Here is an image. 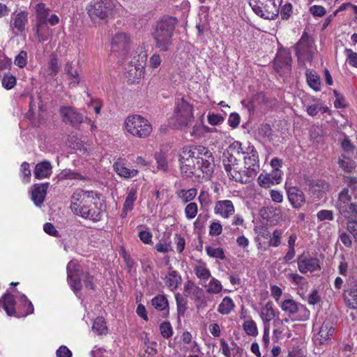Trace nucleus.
<instances>
[{"label":"nucleus","instance_id":"72a5a7b5","mask_svg":"<svg viewBox=\"0 0 357 357\" xmlns=\"http://www.w3.org/2000/svg\"><path fill=\"white\" fill-rule=\"evenodd\" d=\"M220 349L222 351V354L225 357H231L232 352H234L235 350H236V352H238V350L240 349V348L238 347L236 342L231 341V346H229L225 339H221L220 340Z\"/></svg>","mask_w":357,"mask_h":357},{"label":"nucleus","instance_id":"0e129e2a","mask_svg":"<svg viewBox=\"0 0 357 357\" xmlns=\"http://www.w3.org/2000/svg\"><path fill=\"white\" fill-rule=\"evenodd\" d=\"M270 289H271V296L274 298L275 302L279 305V303L281 302L280 300L282 295V289L277 285H272V286H271Z\"/></svg>","mask_w":357,"mask_h":357},{"label":"nucleus","instance_id":"b1692460","mask_svg":"<svg viewBox=\"0 0 357 357\" xmlns=\"http://www.w3.org/2000/svg\"><path fill=\"white\" fill-rule=\"evenodd\" d=\"M137 187L131 186L128 188V194L123 204L122 217L124 218L128 211L133 208L134 202L137 199Z\"/></svg>","mask_w":357,"mask_h":357},{"label":"nucleus","instance_id":"5fc2aeb1","mask_svg":"<svg viewBox=\"0 0 357 357\" xmlns=\"http://www.w3.org/2000/svg\"><path fill=\"white\" fill-rule=\"evenodd\" d=\"M14 63L21 68L25 67L27 64V52L24 50L20 51L15 56Z\"/></svg>","mask_w":357,"mask_h":357},{"label":"nucleus","instance_id":"6e6d98bb","mask_svg":"<svg viewBox=\"0 0 357 357\" xmlns=\"http://www.w3.org/2000/svg\"><path fill=\"white\" fill-rule=\"evenodd\" d=\"M155 160L157 162L158 169H161L162 171H167L168 165L167 161V158L164 153H160L155 155Z\"/></svg>","mask_w":357,"mask_h":357},{"label":"nucleus","instance_id":"9b49d317","mask_svg":"<svg viewBox=\"0 0 357 357\" xmlns=\"http://www.w3.org/2000/svg\"><path fill=\"white\" fill-rule=\"evenodd\" d=\"M295 49L298 60L312 59L315 51L314 44L313 40L307 33H304L302 35Z\"/></svg>","mask_w":357,"mask_h":357},{"label":"nucleus","instance_id":"7ed1b4c3","mask_svg":"<svg viewBox=\"0 0 357 357\" xmlns=\"http://www.w3.org/2000/svg\"><path fill=\"white\" fill-rule=\"evenodd\" d=\"M193 106L183 97L176 98L172 126L181 130L187 129L194 121Z\"/></svg>","mask_w":357,"mask_h":357},{"label":"nucleus","instance_id":"a19ab883","mask_svg":"<svg viewBox=\"0 0 357 357\" xmlns=\"http://www.w3.org/2000/svg\"><path fill=\"white\" fill-rule=\"evenodd\" d=\"M194 271L197 277L202 280H207L211 277V272L205 264L195 266Z\"/></svg>","mask_w":357,"mask_h":357},{"label":"nucleus","instance_id":"f03ea898","mask_svg":"<svg viewBox=\"0 0 357 357\" xmlns=\"http://www.w3.org/2000/svg\"><path fill=\"white\" fill-rule=\"evenodd\" d=\"M70 208L76 215L94 222L100 220L102 213L98 194L92 190H75L71 196Z\"/></svg>","mask_w":357,"mask_h":357},{"label":"nucleus","instance_id":"9d476101","mask_svg":"<svg viewBox=\"0 0 357 357\" xmlns=\"http://www.w3.org/2000/svg\"><path fill=\"white\" fill-rule=\"evenodd\" d=\"M281 310L289 317L297 315L298 321H305L310 318V311L304 305L290 298H286L279 303Z\"/></svg>","mask_w":357,"mask_h":357},{"label":"nucleus","instance_id":"603ef678","mask_svg":"<svg viewBox=\"0 0 357 357\" xmlns=\"http://www.w3.org/2000/svg\"><path fill=\"white\" fill-rule=\"evenodd\" d=\"M282 231L281 229H276L273 231L271 238L268 242L271 247L277 248L281 244V238L282 236Z\"/></svg>","mask_w":357,"mask_h":357},{"label":"nucleus","instance_id":"a878e982","mask_svg":"<svg viewBox=\"0 0 357 357\" xmlns=\"http://www.w3.org/2000/svg\"><path fill=\"white\" fill-rule=\"evenodd\" d=\"M113 167L114 171L119 176L126 178H133L138 174V170L135 169H131L126 167L124 162L121 160H119L115 162Z\"/></svg>","mask_w":357,"mask_h":357},{"label":"nucleus","instance_id":"ea45409f","mask_svg":"<svg viewBox=\"0 0 357 357\" xmlns=\"http://www.w3.org/2000/svg\"><path fill=\"white\" fill-rule=\"evenodd\" d=\"M338 164L343 170L347 172H351L356 166V162L345 155H342L339 158Z\"/></svg>","mask_w":357,"mask_h":357},{"label":"nucleus","instance_id":"ddd939ff","mask_svg":"<svg viewBox=\"0 0 357 357\" xmlns=\"http://www.w3.org/2000/svg\"><path fill=\"white\" fill-rule=\"evenodd\" d=\"M59 112L62 121L74 127L78 128L83 122V115L72 107L63 106L60 108Z\"/></svg>","mask_w":357,"mask_h":357},{"label":"nucleus","instance_id":"c03bdc74","mask_svg":"<svg viewBox=\"0 0 357 357\" xmlns=\"http://www.w3.org/2000/svg\"><path fill=\"white\" fill-rule=\"evenodd\" d=\"M329 189V185L324 181H313L311 183L310 190L313 193L320 194L324 192Z\"/></svg>","mask_w":357,"mask_h":357},{"label":"nucleus","instance_id":"f8f14e48","mask_svg":"<svg viewBox=\"0 0 357 357\" xmlns=\"http://www.w3.org/2000/svg\"><path fill=\"white\" fill-rule=\"evenodd\" d=\"M222 163L225 171L231 179L236 181L240 180L241 175L238 171L237 160L229 151L223 153Z\"/></svg>","mask_w":357,"mask_h":357},{"label":"nucleus","instance_id":"473e14b6","mask_svg":"<svg viewBox=\"0 0 357 357\" xmlns=\"http://www.w3.org/2000/svg\"><path fill=\"white\" fill-rule=\"evenodd\" d=\"M307 82L310 87L315 91H321L320 77L312 70H307L306 71Z\"/></svg>","mask_w":357,"mask_h":357},{"label":"nucleus","instance_id":"e433bc0d","mask_svg":"<svg viewBox=\"0 0 357 357\" xmlns=\"http://www.w3.org/2000/svg\"><path fill=\"white\" fill-rule=\"evenodd\" d=\"M204 287L206 288V291L211 294H218L223 289L221 282L215 278H210L209 282Z\"/></svg>","mask_w":357,"mask_h":357},{"label":"nucleus","instance_id":"6e6552de","mask_svg":"<svg viewBox=\"0 0 357 357\" xmlns=\"http://www.w3.org/2000/svg\"><path fill=\"white\" fill-rule=\"evenodd\" d=\"M130 36L124 31L116 32L111 40V50L115 56L123 60L130 53Z\"/></svg>","mask_w":357,"mask_h":357},{"label":"nucleus","instance_id":"49530a36","mask_svg":"<svg viewBox=\"0 0 357 357\" xmlns=\"http://www.w3.org/2000/svg\"><path fill=\"white\" fill-rule=\"evenodd\" d=\"M259 185L262 188H269L274 185L273 176L271 174H260L257 178Z\"/></svg>","mask_w":357,"mask_h":357},{"label":"nucleus","instance_id":"79ce46f5","mask_svg":"<svg viewBox=\"0 0 357 357\" xmlns=\"http://www.w3.org/2000/svg\"><path fill=\"white\" fill-rule=\"evenodd\" d=\"M92 329L98 335L106 334L107 328L104 319L102 317H97L93 321Z\"/></svg>","mask_w":357,"mask_h":357},{"label":"nucleus","instance_id":"412c9836","mask_svg":"<svg viewBox=\"0 0 357 357\" xmlns=\"http://www.w3.org/2000/svg\"><path fill=\"white\" fill-rule=\"evenodd\" d=\"M343 298L347 307L352 310H357V282L349 284L344 291Z\"/></svg>","mask_w":357,"mask_h":357},{"label":"nucleus","instance_id":"0eeeda50","mask_svg":"<svg viewBox=\"0 0 357 357\" xmlns=\"http://www.w3.org/2000/svg\"><path fill=\"white\" fill-rule=\"evenodd\" d=\"M115 7L112 0H93L87 6V13L92 20H107L112 17Z\"/></svg>","mask_w":357,"mask_h":357},{"label":"nucleus","instance_id":"c756f323","mask_svg":"<svg viewBox=\"0 0 357 357\" xmlns=\"http://www.w3.org/2000/svg\"><path fill=\"white\" fill-rule=\"evenodd\" d=\"M234 307L235 304L232 298L225 296L218 305L217 311L222 315H228L234 310Z\"/></svg>","mask_w":357,"mask_h":357},{"label":"nucleus","instance_id":"2f4dec72","mask_svg":"<svg viewBox=\"0 0 357 357\" xmlns=\"http://www.w3.org/2000/svg\"><path fill=\"white\" fill-rule=\"evenodd\" d=\"M275 316V310L273 307V304L270 302L267 303L261 310L260 317L263 321L264 325H268L271 320L274 319Z\"/></svg>","mask_w":357,"mask_h":357},{"label":"nucleus","instance_id":"423d86ee","mask_svg":"<svg viewBox=\"0 0 357 357\" xmlns=\"http://www.w3.org/2000/svg\"><path fill=\"white\" fill-rule=\"evenodd\" d=\"M256 15L266 20H274L279 14L282 0H248Z\"/></svg>","mask_w":357,"mask_h":357},{"label":"nucleus","instance_id":"de8ad7c7","mask_svg":"<svg viewBox=\"0 0 357 357\" xmlns=\"http://www.w3.org/2000/svg\"><path fill=\"white\" fill-rule=\"evenodd\" d=\"M185 218L188 220H192L196 217L198 213L197 204L195 202H190L186 205L184 210Z\"/></svg>","mask_w":357,"mask_h":357},{"label":"nucleus","instance_id":"69168bd1","mask_svg":"<svg viewBox=\"0 0 357 357\" xmlns=\"http://www.w3.org/2000/svg\"><path fill=\"white\" fill-rule=\"evenodd\" d=\"M222 231V227L220 222H213L209 227V234L212 236H218Z\"/></svg>","mask_w":357,"mask_h":357},{"label":"nucleus","instance_id":"c85d7f7f","mask_svg":"<svg viewBox=\"0 0 357 357\" xmlns=\"http://www.w3.org/2000/svg\"><path fill=\"white\" fill-rule=\"evenodd\" d=\"M60 69L59 61L55 55H51L47 66L42 69V73L45 77H53L56 75Z\"/></svg>","mask_w":357,"mask_h":357},{"label":"nucleus","instance_id":"393cba45","mask_svg":"<svg viewBox=\"0 0 357 357\" xmlns=\"http://www.w3.org/2000/svg\"><path fill=\"white\" fill-rule=\"evenodd\" d=\"M52 172V166L49 161L45 160L38 163L33 171L36 178L43 179L49 177Z\"/></svg>","mask_w":357,"mask_h":357},{"label":"nucleus","instance_id":"39448f33","mask_svg":"<svg viewBox=\"0 0 357 357\" xmlns=\"http://www.w3.org/2000/svg\"><path fill=\"white\" fill-rule=\"evenodd\" d=\"M123 129L125 133L138 138H146L152 132V126L149 120L137 114L127 116Z\"/></svg>","mask_w":357,"mask_h":357},{"label":"nucleus","instance_id":"4d7b16f0","mask_svg":"<svg viewBox=\"0 0 357 357\" xmlns=\"http://www.w3.org/2000/svg\"><path fill=\"white\" fill-rule=\"evenodd\" d=\"M344 53L348 63L353 67L357 68V53L348 48L344 50Z\"/></svg>","mask_w":357,"mask_h":357},{"label":"nucleus","instance_id":"864d4df0","mask_svg":"<svg viewBox=\"0 0 357 357\" xmlns=\"http://www.w3.org/2000/svg\"><path fill=\"white\" fill-rule=\"evenodd\" d=\"M202 290L197 287L193 282L188 281L185 284L184 293L192 298L195 294H197Z\"/></svg>","mask_w":357,"mask_h":357},{"label":"nucleus","instance_id":"4c0bfd02","mask_svg":"<svg viewBox=\"0 0 357 357\" xmlns=\"http://www.w3.org/2000/svg\"><path fill=\"white\" fill-rule=\"evenodd\" d=\"M242 328L245 333L249 336L256 337L258 335L257 324L251 318L244 321Z\"/></svg>","mask_w":357,"mask_h":357},{"label":"nucleus","instance_id":"1a4fd4ad","mask_svg":"<svg viewBox=\"0 0 357 357\" xmlns=\"http://www.w3.org/2000/svg\"><path fill=\"white\" fill-rule=\"evenodd\" d=\"M351 199L347 188L339 193L335 207L344 218L357 217V203L352 202Z\"/></svg>","mask_w":357,"mask_h":357},{"label":"nucleus","instance_id":"20e7f679","mask_svg":"<svg viewBox=\"0 0 357 357\" xmlns=\"http://www.w3.org/2000/svg\"><path fill=\"white\" fill-rule=\"evenodd\" d=\"M176 24V20L173 17L163 19L158 23L153 36L155 45L160 51L166 52L172 45Z\"/></svg>","mask_w":357,"mask_h":357},{"label":"nucleus","instance_id":"f257e3e1","mask_svg":"<svg viewBox=\"0 0 357 357\" xmlns=\"http://www.w3.org/2000/svg\"><path fill=\"white\" fill-rule=\"evenodd\" d=\"M179 161L181 171L187 176L197 174L198 172L209 174L213 169L212 153L203 146L183 148Z\"/></svg>","mask_w":357,"mask_h":357},{"label":"nucleus","instance_id":"4468645a","mask_svg":"<svg viewBox=\"0 0 357 357\" xmlns=\"http://www.w3.org/2000/svg\"><path fill=\"white\" fill-rule=\"evenodd\" d=\"M335 331V324L329 319H326L319 328V332L314 335L316 344H327L331 339Z\"/></svg>","mask_w":357,"mask_h":357},{"label":"nucleus","instance_id":"bb28decb","mask_svg":"<svg viewBox=\"0 0 357 357\" xmlns=\"http://www.w3.org/2000/svg\"><path fill=\"white\" fill-rule=\"evenodd\" d=\"M36 10L37 19L38 20L37 33H38V37L40 38V40H44L45 38H43L42 37L40 38V36L39 34V30H40V28L42 26V25L46 23L47 17L49 15L50 9L46 8L45 5L44 3H40L36 5Z\"/></svg>","mask_w":357,"mask_h":357},{"label":"nucleus","instance_id":"338daca9","mask_svg":"<svg viewBox=\"0 0 357 357\" xmlns=\"http://www.w3.org/2000/svg\"><path fill=\"white\" fill-rule=\"evenodd\" d=\"M229 152L235 153L237 154H245V152L242 146V144L238 141L234 142L229 146Z\"/></svg>","mask_w":357,"mask_h":357},{"label":"nucleus","instance_id":"7c9ffc66","mask_svg":"<svg viewBox=\"0 0 357 357\" xmlns=\"http://www.w3.org/2000/svg\"><path fill=\"white\" fill-rule=\"evenodd\" d=\"M166 286L172 291L176 289L181 282V276L175 271H171L164 278Z\"/></svg>","mask_w":357,"mask_h":357},{"label":"nucleus","instance_id":"dca6fc26","mask_svg":"<svg viewBox=\"0 0 357 357\" xmlns=\"http://www.w3.org/2000/svg\"><path fill=\"white\" fill-rule=\"evenodd\" d=\"M250 153L244 157V168L245 174L249 177L256 176L259 170L257 152L250 147Z\"/></svg>","mask_w":357,"mask_h":357},{"label":"nucleus","instance_id":"f704fd0d","mask_svg":"<svg viewBox=\"0 0 357 357\" xmlns=\"http://www.w3.org/2000/svg\"><path fill=\"white\" fill-rule=\"evenodd\" d=\"M27 23V13L20 12L16 15L13 19L12 26L19 31H22L25 29Z\"/></svg>","mask_w":357,"mask_h":357},{"label":"nucleus","instance_id":"a18cd8bd","mask_svg":"<svg viewBox=\"0 0 357 357\" xmlns=\"http://www.w3.org/2000/svg\"><path fill=\"white\" fill-rule=\"evenodd\" d=\"M206 252L207 255L213 258H216L219 259H225V255L224 253V250L221 248H214L212 246H206Z\"/></svg>","mask_w":357,"mask_h":357},{"label":"nucleus","instance_id":"052dcab7","mask_svg":"<svg viewBox=\"0 0 357 357\" xmlns=\"http://www.w3.org/2000/svg\"><path fill=\"white\" fill-rule=\"evenodd\" d=\"M287 278L290 282H294L298 286L303 287L305 284V278L297 273H289Z\"/></svg>","mask_w":357,"mask_h":357},{"label":"nucleus","instance_id":"aec40b11","mask_svg":"<svg viewBox=\"0 0 357 357\" xmlns=\"http://www.w3.org/2000/svg\"><path fill=\"white\" fill-rule=\"evenodd\" d=\"M50 183H37L32 186L31 200L36 206H40L44 202Z\"/></svg>","mask_w":357,"mask_h":357},{"label":"nucleus","instance_id":"4be33fe9","mask_svg":"<svg viewBox=\"0 0 357 357\" xmlns=\"http://www.w3.org/2000/svg\"><path fill=\"white\" fill-rule=\"evenodd\" d=\"M288 199L294 208L301 207L305 202V197L302 190L297 187H291L287 190Z\"/></svg>","mask_w":357,"mask_h":357},{"label":"nucleus","instance_id":"13d9d810","mask_svg":"<svg viewBox=\"0 0 357 357\" xmlns=\"http://www.w3.org/2000/svg\"><path fill=\"white\" fill-rule=\"evenodd\" d=\"M347 230L351 234L357 243V220L350 219L347 222Z\"/></svg>","mask_w":357,"mask_h":357},{"label":"nucleus","instance_id":"09e8293b","mask_svg":"<svg viewBox=\"0 0 357 357\" xmlns=\"http://www.w3.org/2000/svg\"><path fill=\"white\" fill-rule=\"evenodd\" d=\"M20 173L21 176H22V182L24 183H29L30 182L31 173L30 169V165L28 162H22L20 167Z\"/></svg>","mask_w":357,"mask_h":357},{"label":"nucleus","instance_id":"8fccbe9b","mask_svg":"<svg viewBox=\"0 0 357 357\" xmlns=\"http://www.w3.org/2000/svg\"><path fill=\"white\" fill-rule=\"evenodd\" d=\"M2 86L7 90L13 89L16 84L15 77L8 73L6 74L1 80Z\"/></svg>","mask_w":357,"mask_h":357},{"label":"nucleus","instance_id":"e2e57ef3","mask_svg":"<svg viewBox=\"0 0 357 357\" xmlns=\"http://www.w3.org/2000/svg\"><path fill=\"white\" fill-rule=\"evenodd\" d=\"M310 13L314 16V17H323L326 13V10L324 7L319 5H314L310 8Z\"/></svg>","mask_w":357,"mask_h":357},{"label":"nucleus","instance_id":"3c124183","mask_svg":"<svg viewBox=\"0 0 357 357\" xmlns=\"http://www.w3.org/2000/svg\"><path fill=\"white\" fill-rule=\"evenodd\" d=\"M192 298L195 301L196 307L198 310H204L206 307L207 302L202 291H199L197 294L192 296Z\"/></svg>","mask_w":357,"mask_h":357},{"label":"nucleus","instance_id":"2eb2a0df","mask_svg":"<svg viewBox=\"0 0 357 357\" xmlns=\"http://www.w3.org/2000/svg\"><path fill=\"white\" fill-rule=\"evenodd\" d=\"M66 269L70 286L75 292L79 291L82 288L79 264L75 261H70L68 264Z\"/></svg>","mask_w":357,"mask_h":357},{"label":"nucleus","instance_id":"c9c22d12","mask_svg":"<svg viewBox=\"0 0 357 357\" xmlns=\"http://www.w3.org/2000/svg\"><path fill=\"white\" fill-rule=\"evenodd\" d=\"M151 305L158 310L168 312V301L163 295H158L152 298Z\"/></svg>","mask_w":357,"mask_h":357},{"label":"nucleus","instance_id":"bf43d9fd","mask_svg":"<svg viewBox=\"0 0 357 357\" xmlns=\"http://www.w3.org/2000/svg\"><path fill=\"white\" fill-rule=\"evenodd\" d=\"M160 333L165 338H169L172 335V327L169 322H163L160 326Z\"/></svg>","mask_w":357,"mask_h":357},{"label":"nucleus","instance_id":"680f3d73","mask_svg":"<svg viewBox=\"0 0 357 357\" xmlns=\"http://www.w3.org/2000/svg\"><path fill=\"white\" fill-rule=\"evenodd\" d=\"M272 129L268 124L262 125L258 129V135L263 138H269L272 135Z\"/></svg>","mask_w":357,"mask_h":357},{"label":"nucleus","instance_id":"f3484780","mask_svg":"<svg viewBox=\"0 0 357 357\" xmlns=\"http://www.w3.org/2000/svg\"><path fill=\"white\" fill-rule=\"evenodd\" d=\"M297 263L298 270L302 273H312L321 269L319 259L310 256L301 255L298 257Z\"/></svg>","mask_w":357,"mask_h":357},{"label":"nucleus","instance_id":"6ab92c4d","mask_svg":"<svg viewBox=\"0 0 357 357\" xmlns=\"http://www.w3.org/2000/svg\"><path fill=\"white\" fill-rule=\"evenodd\" d=\"M291 63V57L290 52L287 50H279L274 62L275 69L278 72L289 70Z\"/></svg>","mask_w":357,"mask_h":357},{"label":"nucleus","instance_id":"37998d69","mask_svg":"<svg viewBox=\"0 0 357 357\" xmlns=\"http://www.w3.org/2000/svg\"><path fill=\"white\" fill-rule=\"evenodd\" d=\"M20 302L23 305L24 312L22 314V317H26L29 314L33 313L34 307L32 303L28 299L24 294H20L19 297Z\"/></svg>","mask_w":357,"mask_h":357},{"label":"nucleus","instance_id":"58836bf2","mask_svg":"<svg viewBox=\"0 0 357 357\" xmlns=\"http://www.w3.org/2000/svg\"><path fill=\"white\" fill-rule=\"evenodd\" d=\"M197 194L196 188H190L188 190H180L177 191L176 195L181 199L184 203L189 202L193 200Z\"/></svg>","mask_w":357,"mask_h":357},{"label":"nucleus","instance_id":"5701e85b","mask_svg":"<svg viewBox=\"0 0 357 357\" xmlns=\"http://www.w3.org/2000/svg\"><path fill=\"white\" fill-rule=\"evenodd\" d=\"M64 72L67 75V79L70 87H75L79 84L81 80L80 75L71 62H66L64 66Z\"/></svg>","mask_w":357,"mask_h":357},{"label":"nucleus","instance_id":"774afa93","mask_svg":"<svg viewBox=\"0 0 357 357\" xmlns=\"http://www.w3.org/2000/svg\"><path fill=\"white\" fill-rule=\"evenodd\" d=\"M317 218L320 221L325 220H332L333 219V213L330 210H321L319 211L317 214Z\"/></svg>","mask_w":357,"mask_h":357},{"label":"nucleus","instance_id":"cd10ccee","mask_svg":"<svg viewBox=\"0 0 357 357\" xmlns=\"http://www.w3.org/2000/svg\"><path fill=\"white\" fill-rule=\"evenodd\" d=\"M15 301L10 294H6L0 298V307L3 308L8 316L15 315Z\"/></svg>","mask_w":357,"mask_h":357},{"label":"nucleus","instance_id":"a211bd4d","mask_svg":"<svg viewBox=\"0 0 357 357\" xmlns=\"http://www.w3.org/2000/svg\"><path fill=\"white\" fill-rule=\"evenodd\" d=\"M213 212L215 215L227 219L234 214L235 207L231 200H219L214 204Z\"/></svg>","mask_w":357,"mask_h":357}]
</instances>
